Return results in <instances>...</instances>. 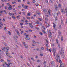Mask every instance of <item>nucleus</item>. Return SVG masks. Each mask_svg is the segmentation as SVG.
<instances>
[{"instance_id": "f257e3e1", "label": "nucleus", "mask_w": 67, "mask_h": 67, "mask_svg": "<svg viewBox=\"0 0 67 67\" xmlns=\"http://www.w3.org/2000/svg\"><path fill=\"white\" fill-rule=\"evenodd\" d=\"M56 57H57V58H56V60L57 61V62H58V59H59V63L60 64V65H62L63 63H62V62L61 60L60 59L59 55L58 56V55L57 54L56 55Z\"/></svg>"}, {"instance_id": "f03ea898", "label": "nucleus", "mask_w": 67, "mask_h": 67, "mask_svg": "<svg viewBox=\"0 0 67 67\" xmlns=\"http://www.w3.org/2000/svg\"><path fill=\"white\" fill-rule=\"evenodd\" d=\"M61 11L62 13L63 14H66V16H67V8L65 10H64L62 8H61Z\"/></svg>"}, {"instance_id": "7ed1b4c3", "label": "nucleus", "mask_w": 67, "mask_h": 67, "mask_svg": "<svg viewBox=\"0 0 67 67\" xmlns=\"http://www.w3.org/2000/svg\"><path fill=\"white\" fill-rule=\"evenodd\" d=\"M9 49V47H4V48H2V50L3 51H4L5 53H7L8 52V51Z\"/></svg>"}, {"instance_id": "20e7f679", "label": "nucleus", "mask_w": 67, "mask_h": 67, "mask_svg": "<svg viewBox=\"0 0 67 67\" xmlns=\"http://www.w3.org/2000/svg\"><path fill=\"white\" fill-rule=\"evenodd\" d=\"M54 7H55V10L56 11H58V8L57 7V4H55L54 5Z\"/></svg>"}, {"instance_id": "39448f33", "label": "nucleus", "mask_w": 67, "mask_h": 67, "mask_svg": "<svg viewBox=\"0 0 67 67\" xmlns=\"http://www.w3.org/2000/svg\"><path fill=\"white\" fill-rule=\"evenodd\" d=\"M52 12V11L50 9H49L47 12V14L49 15H51V13Z\"/></svg>"}, {"instance_id": "423d86ee", "label": "nucleus", "mask_w": 67, "mask_h": 67, "mask_svg": "<svg viewBox=\"0 0 67 67\" xmlns=\"http://www.w3.org/2000/svg\"><path fill=\"white\" fill-rule=\"evenodd\" d=\"M26 39L27 40H30V37H29V35H26Z\"/></svg>"}, {"instance_id": "0eeeda50", "label": "nucleus", "mask_w": 67, "mask_h": 67, "mask_svg": "<svg viewBox=\"0 0 67 67\" xmlns=\"http://www.w3.org/2000/svg\"><path fill=\"white\" fill-rule=\"evenodd\" d=\"M52 51L53 52V53H55L56 52V49L55 48H52Z\"/></svg>"}, {"instance_id": "6e6552de", "label": "nucleus", "mask_w": 67, "mask_h": 67, "mask_svg": "<svg viewBox=\"0 0 67 67\" xmlns=\"http://www.w3.org/2000/svg\"><path fill=\"white\" fill-rule=\"evenodd\" d=\"M29 24L30 25V26L31 27V28H33V26L32 25V24L31 23H29Z\"/></svg>"}, {"instance_id": "1a4fd4ad", "label": "nucleus", "mask_w": 67, "mask_h": 67, "mask_svg": "<svg viewBox=\"0 0 67 67\" xmlns=\"http://www.w3.org/2000/svg\"><path fill=\"white\" fill-rule=\"evenodd\" d=\"M4 63L5 64H6V65L8 67H10V63H8V64H6V62H4Z\"/></svg>"}, {"instance_id": "9d476101", "label": "nucleus", "mask_w": 67, "mask_h": 67, "mask_svg": "<svg viewBox=\"0 0 67 67\" xmlns=\"http://www.w3.org/2000/svg\"><path fill=\"white\" fill-rule=\"evenodd\" d=\"M15 37H16L17 38H18V36L15 35V37H14V40H16V39L15 38Z\"/></svg>"}, {"instance_id": "9b49d317", "label": "nucleus", "mask_w": 67, "mask_h": 67, "mask_svg": "<svg viewBox=\"0 0 67 67\" xmlns=\"http://www.w3.org/2000/svg\"><path fill=\"white\" fill-rule=\"evenodd\" d=\"M61 22L62 23V26H64V23L63 22V20H61Z\"/></svg>"}, {"instance_id": "f8f14e48", "label": "nucleus", "mask_w": 67, "mask_h": 67, "mask_svg": "<svg viewBox=\"0 0 67 67\" xmlns=\"http://www.w3.org/2000/svg\"><path fill=\"white\" fill-rule=\"evenodd\" d=\"M58 33L59 36H60L61 35V32H60V31H58Z\"/></svg>"}, {"instance_id": "ddd939ff", "label": "nucleus", "mask_w": 67, "mask_h": 67, "mask_svg": "<svg viewBox=\"0 0 67 67\" xmlns=\"http://www.w3.org/2000/svg\"><path fill=\"white\" fill-rule=\"evenodd\" d=\"M9 15H14V14L13 13H9Z\"/></svg>"}, {"instance_id": "4468645a", "label": "nucleus", "mask_w": 67, "mask_h": 67, "mask_svg": "<svg viewBox=\"0 0 67 67\" xmlns=\"http://www.w3.org/2000/svg\"><path fill=\"white\" fill-rule=\"evenodd\" d=\"M58 7L59 8H61V4H58Z\"/></svg>"}, {"instance_id": "2eb2a0df", "label": "nucleus", "mask_w": 67, "mask_h": 67, "mask_svg": "<svg viewBox=\"0 0 67 67\" xmlns=\"http://www.w3.org/2000/svg\"><path fill=\"white\" fill-rule=\"evenodd\" d=\"M46 61H44L43 63V64H44V67H46V65H45V64H46Z\"/></svg>"}, {"instance_id": "dca6fc26", "label": "nucleus", "mask_w": 67, "mask_h": 67, "mask_svg": "<svg viewBox=\"0 0 67 67\" xmlns=\"http://www.w3.org/2000/svg\"><path fill=\"white\" fill-rule=\"evenodd\" d=\"M58 49H60V45L59 44L58 45Z\"/></svg>"}, {"instance_id": "f3484780", "label": "nucleus", "mask_w": 67, "mask_h": 67, "mask_svg": "<svg viewBox=\"0 0 67 67\" xmlns=\"http://www.w3.org/2000/svg\"><path fill=\"white\" fill-rule=\"evenodd\" d=\"M52 35L51 34L49 35V38H52Z\"/></svg>"}, {"instance_id": "a211bd4d", "label": "nucleus", "mask_w": 67, "mask_h": 67, "mask_svg": "<svg viewBox=\"0 0 67 67\" xmlns=\"http://www.w3.org/2000/svg\"><path fill=\"white\" fill-rule=\"evenodd\" d=\"M43 11L44 12L46 13V12H47V10L46 9H43Z\"/></svg>"}, {"instance_id": "6ab92c4d", "label": "nucleus", "mask_w": 67, "mask_h": 67, "mask_svg": "<svg viewBox=\"0 0 67 67\" xmlns=\"http://www.w3.org/2000/svg\"><path fill=\"white\" fill-rule=\"evenodd\" d=\"M37 14H38L39 15H40L41 14V13H40V12L39 11H38V12H37Z\"/></svg>"}, {"instance_id": "aec40b11", "label": "nucleus", "mask_w": 67, "mask_h": 67, "mask_svg": "<svg viewBox=\"0 0 67 67\" xmlns=\"http://www.w3.org/2000/svg\"><path fill=\"white\" fill-rule=\"evenodd\" d=\"M13 11L14 12V13L15 14H16V11L15 10V9H13Z\"/></svg>"}, {"instance_id": "412c9836", "label": "nucleus", "mask_w": 67, "mask_h": 67, "mask_svg": "<svg viewBox=\"0 0 67 67\" xmlns=\"http://www.w3.org/2000/svg\"><path fill=\"white\" fill-rule=\"evenodd\" d=\"M49 33L50 34H51V35H52V31H51V30H49Z\"/></svg>"}, {"instance_id": "4be33fe9", "label": "nucleus", "mask_w": 67, "mask_h": 67, "mask_svg": "<svg viewBox=\"0 0 67 67\" xmlns=\"http://www.w3.org/2000/svg\"><path fill=\"white\" fill-rule=\"evenodd\" d=\"M53 27H54V28H55L56 27V24H55L54 23H53Z\"/></svg>"}, {"instance_id": "5701e85b", "label": "nucleus", "mask_w": 67, "mask_h": 67, "mask_svg": "<svg viewBox=\"0 0 67 67\" xmlns=\"http://www.w3.org/2000/svg\"><path fill=\"white\" fill-rule=\"evenodd\" d=\"M8 10H11V9H12V8L10 7H9L8 8Z\"/></svg>"}, {"instance_id": "b1692460", "label": "nucleus", "mask_w": 67, "mask_h": 67, "mask_svg": "<svg viewBox=\"0 0 67 67\" xmlns=\"http://www.w3.org/2000/svg\"><path fill=\"white\" fill-rule=\"evenodd\" d=\"M42 32L44 34H45V33H46V32H45V30H43L42 31Z\"/></svg>"}, {"instance_id": "393cba45", "label": "nucleus", "mask_w": 67, "mask_h": 67, "mask_svg": "<svg viewBox=\"0 0 67 67\" xmlns=\"http://www.w3.org/2000/svg\"><path fill=\"white\" fill-rule=\"evenodd\" d=\"M47 25V27H49V24H46Z\"/></svg>"}, {"instance_id": "a878e982", "label": "nucleus", "mask_w": 67, "mask_h": 67, "mask_svg": "<svg viewBox=\"0 0 67 67\" xmlns=\"http://www.w3.org/2000/svg\"><path fill=\"white\" fill-rule=\"evenodd\" d=\"M38 20H40V21H42V18H38Z\"/></svg>"}, {"instance_id": "bb28decb", "label": "nucleus", "mask_w": 67, "mask_h": 67, "mask_svg": "<svg viewBox=\"0 0 67 67\" xmlns=\"http://www.w3.org/2000/svg\"><path fill=\"white\" fill-rule=\"evenodd\" d=\"M42 27L43 28V30H45V29H46V28H45V26H42Z\"/></svg>"}, {"instance_id": "cd10ccee", "label": "nucleus", "mask_w": 67, "mask_h": 67, "mask_svg": "<svg viewBox=\"0 0 67 67\" xmlns=\"http://www.w3.org/2000/svg\"><path fill=\"white\" fill-rule=\"evenodd\" d=\"M8 33L9 35H11V33L10 31H8Z\"/></svg>"}, {"instance_id": "c85d7f7f", "label": "nucleus", "mask_w": 67, "mask_h": 67, "mask_svg": "<svg viewBox=\"0 0 67 67\" xmlns=\"http://www.w3.org/2000/svg\"><path fill=\"white\" fill-rule=\"evenodd\" d=\"M63 41V37L62 36L61 37V41Z\"/></svg>"}, {"instance_id": "c756f323", "label": "nucleus", "mask_w": 67, "mask_h": 67, "mask_svg": "<svg viewBox=\"0 0 67 67\" xmlns=\"http://www.w3.org/2000/svg\"><path fill=\"white\" fill-rule=\"evenodd\" d=\"M12 4H14V3H15V4H16V2H15V1L14 2H12Z\"/></svg>"}, {"instance_id": "7c9ffc66", "label": "nucleus", "mask_w": 67, "mask_h": 67, "mask_svg": "<svg viewBox=\"0 0 67 67\" xmlns=\"http://www.w3.org/2000/svg\"><path fill=\"white\" fill-rule=\"evenodd\" d=\"M51 64L52 65V66H53L54 65H55V64H54V62H52Z\"/></svg>"}, {"instance_id": "2f4dec72", "label": "nucleus", "mask_w": 67, "mask_h": 67, "mask_svg": "<svg viewBox=\"0 0 67 67\" xmlns=\"http://www.w3.org/2000/svg\"><path fill=\"white\" fill-rule=\"evenodd\" d=\"M27 15H28V16H30V15H31V13H29L27 14Z\"/></svg>"}, {"instance_id": "473e14b6", "label": "nucleus", "mask_w": 67, "mask_h": 67, "mask_svg": "<svg viewBox=\"0 0 67 67\" xmlns=\"http://www.w3.org/2000/svg\"><path fill=\"white\" fill-rule=\"evenodd\" d=\"M61 49L62 52H64V50L63 49V47L61 48Z\"/></svg>"}, {"instance_id": "72a5a7b5", "label": "nucleus", "mask_w": 67, "mask_h": 67, "mask_svg": "<svg viewBox=\"0 0 67 67\" xmlns=\"http://www.w3.org/2000/svg\"><path fill=\"white\" fill-rule=\"evenodd\" d=\"M59 27L60 29H62V26L61 25H59Z\"/></svg>"}, {"instance_id": "f704fd0d", "label": "nucleus", "mask_w": 67, "mask_h": 67, "mask_svg": "<svg viewBox=\"0 0 67 67\" xmlns=\"http://www.w3.org/2000/svg\"><path fill=\"white\" fill-rule=\"evenodd\" d=\"M25 48H27V45H25Z\"/></svg>"}, {"instance_id": "c9c22d12", "label": "nucleus", "mask_w": 67, "mask_h": 67, "mask_svg": "<svg viewBox=\"0 0 67 67\" xmlns=\"http://www.w3.org/2000/svg\"><path fill=\"white\" fill-rule=\"evenodd\" d=\"M27 65L29 66H30V64H29V63H28V62H27Z\"/></svg>"}, {"instance_id": "e433bc0d", "label": "nucleus", "mask_w": 67, "mask_h": 67, "mask_svg": "<svg viewBox=\"0 0 67 67\" xmlns=\"http://www.w3.org/2000/svg\"><path fill=\"white\" fill-rule=\"evenodd\" d=\"M27 8H28V7L27 6H25V7H24V9H27Z\"/></svg>"}, {"instance_id": "4c0bfd02", "label": "nucleus", "mask_w": 67, "mask_h": 67, "mask_svg": "<svg viewBox=\"0 0 67 67\" xmlns=\"http://www.w3.org/2000/svg\"><path fill=\"white\" fill-rule=\"evenodd\" d=\"M22 7H23V8H24V7H25L24 6V4H22Z\"/></svg>"}, {"instance_id": "58836bf2", "label": "nucleus", "mask_w": 67, "mask_h": 67, "mask_svg": "<svg viewBox=\"0 0 67 67\" xmlns=\"http://www.w3.org/2000/svg\"><path fill=\"white\" fill-rule=\"evenodd\" d=\"M9 53H6V55H7V56H8V55H9Z\"/></svg>"}, {"instance_id": "ea45409f", "label": "nucleus", "mask_w": 67, "mask_h": 67, "mask_svg": "<svg viewBox=\"0 0 67 67\" xmlns=\"http://www.w3.org/2000/svg\"><path fill=\"white\" fill-rule=\"evenodd\" d=\"M39 23H40V21H37V22H36L37 24H39Z\"/></svg>"}, {"instance_id": "a19ab883", "label": "nucleus", "mask_w": 67, "mask_h": 67, "mask_svg": "<svg viewBox=\"0 0 67 67\" xmlns=\"http://www.w3.org/2000/svg\"><path fill=\"white\" fill-rule=\"evenodd\" d=\"M0 24H1V25H2V26H3V24H2V22H0Z\"/></svg>"}, {"instance_id": "79ce46f5", "label": "nucleus", "mask_w": 67, "mask_h": 67, "mask_svg": "<svg viewBox=\"0 0 67 67\" xmlns=\"http://www.w3.org/2000/svg\"><path fill=\"white\" fill-rule=\"evenodd\" d=\"M17 33L18 35H19V36H20V33H19V32H17Z\"/></svg>"}, {"instance_id": "37998d69", "label": "nucleus", "mask_w": 67, "mask_h": 67, "mask_svg": "<svg viewBox=\"0 0 67 67\" xmlns=\"http://www.w3.org/2000/svg\"><path fill=\"white\" fill-rule=\"evenodd\" d=\"M4 8L5 9H7V6H5Z\"/></svg>"}, {"instance_id": "c03bdc74", "label": "nucleus", "mask_w": 67, "mask_h": 67, "mask_svg": "<svg viewBox=\"0 0 67 67\" xmlns=\"http://www.w3.org/2000/svg\"><path fill=\"white\" fill-rule=\"evenodd\" d=\"M29 32H32V30H29Z\"/></svg>"}, {"instance_id": "a18cd8bd", "label": "nucleus", "mask_w": 67, "mask_h": 67, "mask_svg": "<svg viewBox=\"0 0 67 67\" xmlns=\"http://www.w3.org/2000/svg\"><path fill=\"white\" fill-rule=\"evenodd\" d=\"M56 43H58V40H57V39H56Z\"/></svg>"}, {"instance_id": "49530a36", "label": "nucleus", "mask_w": 67, "mask_h": 67, "mask_svg": "<svg viewBox=\"0 0 67 67\" xmlns=\"http://www.w3.org/2000/svg\"><path fill=\"white\" fill-rule=\"evenodd\" d=\"M20 25H21V26H22V25H23V24L22 23H21L20 24Z\"/></svg>"}, {"instance_id": "de8ad7c7", "label": "nucleus", "mask_w": 67, "mask_h": 67, "mask_svg": "<svg viewBox=\"0 0 67 67\" xmlns=\"http://www.w3.org/2000/svg\"><path fill=\"white\" fill-rule=\"evenodd\" d=\"M31 59L32 60H33L34 62V61H35L34 60V58H31Z\"/></svg>"}, {"instance_id": "09e8293b", "label": "nucleus", "mask_w": 67, "mask_h": 67, "mask_svg": "<svg viewBox=\"0 0 67 67\" xmlns=\"http://www.w3.org/2000/svg\"><path fill=\"white\" fill-rule=\"evenodd\" d=\"M16 17H17V19H20L19 16H17Z\"/></svg>"}, {"instance_id": "8fccbe9b", "label": "nucleus", "mask_w": 67, "mask_h": 67, "mask_svg": "<svg viewBox=\"0 0 67 67\" xmlns=\"http://www.w3.org/2000/svg\"><path fill=\"white\" fill-rule=\"evenodd\" d=\"M46 46L47 48H48V44H46Z\"/></svg>"}, {"instance_id": "3c124183", "label": "nucleus", "mask_w": 67, "mask_h": 67, "mask_svg": "<svg viewBox=\"0 0 67 67\" xmlns=\"http://www.w3.org/2000/svg\"><path fill=\"white\" fill-rule=\"evenodd\" d=\"M4 45L6 46H7V44H6L5 43H4Z\"/></svg>"}, {"instance_id": "603ef678", "label": "nucleus", "mask_w": 67, "mask_h": 67, "mask_svg": "<svg viewBox=\"0 0 67 67\" xmlns=\"http://www.w3.org/2000/svg\"><path fill=\"white\" fill-rule=\"evenodd\" d=\"M33 2L34 3H35V1L34 0H33Z\"/></svg>"}, {"instance_id": "864d4df0", "label": "nucleus", "mask_w": 67, "mask_h": 67, "mask_svg": "<svg viewBox=\"0 0 67 67\" xmlns=\"http://www.w3.org/2000/svg\"><path fill=\"white\" fill-rule=\"evenodd\" d=\"M2 21H3V22H4L5 21V19L4 18H3Z\"/></svg>"}, {"instance_id": "5fc2aeb1", "label": "nucleus", "mask_w": 67, "mask_h": 67, "mask_svg": "<svg viewBox=\"0 0 67 67\" xmlns=\"http://www.w3.org/2000/svg\"><path fill=\"white\" fill-rule=\"evenodd\" d=\"M32 42H33V43H36V42H35V41L34 40H33L32 41Z\"/></svg>"}, {"instance_id": "6e6d98bb", "label": "nucleus", "mask_w": 67, "mask_h": 67, "mask_svg": "<svg viewBox=\"0 0 67 67\" xmlns=\"http://www.w3.org/2000/svg\"><path fill=\"white\" fill-rule=\"evenodd\" d=\"M7 61L8 62H10V60H9L7 59Z\"/></svg>"}, {"instance_id": "4d7b16f0", "label": "nucleus", "mask_w": 67, "mask_h": 67, "mask_svg": "<svg viewBox=\"0 0 67 67\" xmlns=\"http://www.w3.org/2000/svg\"><path fill=\"white\" fill-rule=\"evenodd\" d=\"M12 18H13V19H15V17L14 16H12Z\"/></svg>"}, {"instance_id": "13d9d810", "label": "nucleus", "mask_w": 67, "mask_h": 67, "mask_svg": "<svg viewBox=\"0 0 67 67\" xmlns=\"http://www.w3.org/2000/svg\"><path fill=\"white\" fill-rule=\"evenodd\" d=\"M2 66L3 67H6V66H5V65L4 64H3Z\"/></svg>"}, {"instance_id": "bf43d9fd", "label": "nucleus", "mask_w": 67, "mask_h": 67, "mask_svg": "<svg viewBox=\"0 0 67 67\" xmlns=\"http://www.w3.org/2000/svg\"><path fill=\"white\" fill-rule=\"evenodd\" d=\"M50 1L52 3H53V0H50Z\"/></svg>"}, {"instance_id": "052dcab7", "label": "nucleus", "mask_w": 67, "mask_h": 67, "mask_svg": "<svg viewBox=\"0 0 67 67\" xmlns=\"http://www.w3.org/2000/svg\"><path fill=\"white\" fill-rule=\"evenodd\" d=\"M26 18L27 19H30V18L29 17H27Z\"/></svg>"}, {"instance_id": "680f3d73", "label": "nucleus", "mask_w": 67, "mask_h": 67, "mask_svg": "<svg viewBox=\"0 0 67 67\" xmlns=\"http://www.w3.org/2000/svg\"><path fill=\"white\" fill-rule=\"evenodd\" d=\"M37 62H38V63H39V62H40V61L38 60Z\"/></svg>"}, {"instance_id": "e2e57ef3", "label": "nucleus", "mask_w": 67, "mask_h": 67, "mask_svg": "<svg viewBox=\"0 0 67 67\" xmlns=\"http://www.w3.org/2000/svg\"><path fill=\"white\" fill-rule=\"evenodd\" d=\"M18 2H21V0H18Z\"/></svg>"}, {"instance_id": "0e129e2a", "label": "nucleus", "mask_w": 67, "mask_h": 67, "mask_svg": "<svg viewBox=\"0 0 67 67\" xmlns=\"http://www.w3.org/2000/svg\"><path fill=\"white\" fill-rule=\"evenodd\" d=\"M22 22H23V23H24V20H21Z\"/></svg>"}, {"instance_id": "69168bd1", "label": "nucleus", "mask_w": 67, "mask_h": 67, "mask_svg": "<svg viewBox=\"0 0 67 67\" xmlns=\"http://www.w3.org/2000/svg\"><path fill=\"white\" fill-rule=\"evenodd\" d=\"M2 29V26L0 25V29Z\"/></svg>"}, {"instance_id": "338daca9", "label": "nucleus", "mask_w": 67, "mask_h": 67, "mask_svg": "<svg viewBox=\"0 0 67 67\" xmlns=\"http://www.w3.org/2000/svg\"><path fill=\"white\" fill-rule=\"evenodd\" d=\"M62 58H64V55H63V56H62Z\"/></svg>"}, {"instance_id": "774afa93", "label": "nucleus", "mask_w": 67, "mask_h": 67, "mask_svg": "<svg viewBox=\"0 0 67 67\" xmlns=\"http://www.w3.org/2000/svg\"><path fill=\"white\" fill-rule=\"evenodd\" d=\"M65 23L66 24H67V19L66 20Z\"/></svg>"}]
</instances>
